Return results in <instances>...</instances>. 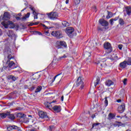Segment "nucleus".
<instances>
[{"instance_id":"5","label":"nucleus","mask_w":131,"mask_h":131,"mask_svg":"<svg viewBox=\"0 0 131 131\" xmlns=\"http://www.w3.org/2000/svg\"><path fill=\"white\" fill-rule=\"evenodd\" d=\"M62 77H63V75H62V73H60L57 75H56L53 78L52 80V82H54L55 80H56V81H58V83L61 81V80L62 79Z\"/></svg>"},{"instance_id":"11","label":"nucleus","mask_w":131,"mask_h":131,"mask_svg":"<svg viewBox=\"0 0 131 131\" xmlns=\"http://www.w3.org/2000/svg\"><path fill=\"white\" fill-rule=\"evenodd\" d=\"M53 110L55 112V113H59V112H61V106L58 105H55L53 107Z\"/></svg>"},{"instance_id":"41","label":"nucleus","mask_w":131,"mask_h":131,"mask_svg":"<svg viewBox=\"0 0 131 131\" xmlns=\"http://www.w3.org/2000/svg\"><path fill=\"white\" fill-rule=\"evenodd\" d=\"M104 104L105 106H108V100H107V97H105Z\"/></svg>"},{"instance_id":"15","label":"nucleus","mask_w":131,"mask_h":131,"mask_svg":"<svg viewBox=\"0 0 131 131\" xmlns=\"http://www.w3.org/2000/svg\"><path fill=\"white\" fill-rule=\"evenodd\" d=\"M95 63L97 65H99V64H100V66L101 67V68H106V67L107 66V64H106V63H105L104 61H100H100H97Z\"/></svg>"},{"instance_id":"44","label":"nucleus","mask_w":131,"mask_h":131,"mask_svg":"<svg viewBox=\"0 0 131 131\" xmlns=\"http://www.w3.org/2000/svg\"><path fill=\"white\" fill-rule=\"evenodd\" d=\"M99 82H100V79L97 78L96 79V82L95 83V86H97L98 84H99Z\"/></svg>"},{"instance_id":"28","label":"nucleus","mask_w":131,"mask_h":131,"mask_svg":"<svg viewBox=\"0 0 131 131\" xmlns=\"http://www.w3.org/2000/svg\"><path fill=\"white\" fill-rule=\"evenodd\" d=\"M33 77L35 78V79H37L38 80L39 77H40V74L36 73L33 75Z\"/></svg>"},{"instance_id":"58","label":"nucleus","mask_w":131,"mask_h":131,"mask_svg":"<svg viewBox=\"0 0 131 131\" xmlns=\"http://www.w3.org/2000/svg\"><path fill=\"white\" fill-rule=\"evenodd\" d=\"M117 102L118 103H121V99H118V100H117Z\"/></svg>"},{"instance_id":"57","label":"nucleus","mask_w":131,"mask_h":131,"mask_svg":"<svg viewBox=\"0 0 131 131\" xmlns=\"http://www.w3.org/2000/svg\"><path fill=\"white\" fill-rule=\"evenodd\" d=\"M63 58H66V55H64L63 56L59 57V59H63Z\"/></svg>"},{"instance_id":"60","label":"nucleus","mask_w":131,"mask_h":131,"mask_svg":"<svg viewBox=\"0 0 131 131\" xmlns=\"http://www.w3.org/2000/svg\"><path fill=\"white\" fill-rule=\"evenodd\" d=\"M38 24H39V22H36V23H34V25H38Z\"/></svg>"},{"instance_id":"36","label":"nucleus","mask_w":131,"mask_h":131,"mask_svg":"<svg viewBox=\"0 0 131 131\" xmlns=\"http://www.w3.org/2000/svg\"><path fill=\"white\" fill-rule=\"evenodd\" d=\"M23 119V122L25 123H27L29 122V118H26L25 117Z\"/></svg>"},{"instance_id":"45","label":"nucleus","mask_w":131,"mask_h":131,"mask_svg":"<svg viewBox=\"0 0 131 131\" xmlns=\"http://www.w3.org/2000/svg\"><path fill=\"white\" fill-rule=\"evenodd\" d=\"M30 9L31 10V11H32L33 12V14H34V13H36V12H35V9L34 8V7H30Z\"/></svg>"},{"instance_id":"64","label":"nucleus","mask_w":131,"mask_h":131,"mask_svg":"<svg viewBox=\"0 0 131 131\" xmlns=\"http://www.w3.org/2000/svg\"><path fill=\"white\" fill-rule=\"evenodd\" d=\"M68 3H69V0H66V3L68 4Z\"/></svg>"},{"instance_id":"55","label":"nucleus","mask_w":131,"mask_h":131,"mask_svg":"<svg viewBox=\"0 0 131 131\" xmlns=\"http://www.w3.org/2000/svg\"><path fill=\"white\" fill-rule=\"evenodd\" d=\"M42 26H43V27L45 28V29H49V28L47 26H46V25L45 24H42Z\"/></svg>"},{"instance_id":"23","label":"nucleus","mask_w":131,"mask_h":131,"mask_svg":"<svg viewBox=\"0 0 131 131\" xmlns=\"http://www.w3.org/2000/svg\"><path fill=\"white\" fill-rule=\"evenodd\" d=\"M7 35L9 37H13V36H15V34H14V32L12 30H9L7 32Z\"/></svg>"},{"instance_id":"2","label":"nucleus","mask_w":131,"mask_h":131,"mask_svg":"<svg viewBox=\"0 0 131 131\" xmlns=\"http://www.w3.org/2000/svg\"><path fill=\"white\" fill-rule=\"evenodd\" d=\"M52 35L57 38L58 39H60V38H62L63 37V34L62 33V31H53L51 33Z\"/></svg>"},{"instance_id":"37","label":"nucleus","mask_w":131,"mask_h":131,"mask_svg":"<svg viewBox=\"0 0 131 131\" xmlns=\"http://www.w3.org/2000/svg\"><path fill=\"white\" fill-rule=\"evenodd\" d=\"M108 12V15L106 16V19H110V18H111L112 17V13L111 12Z\"/></svg>"},{"instance_id":"47","label":"nucleus","mask_w":131,"mask_h":131,"mask_svg":"<svg viewBox=\"0 0 131 131\" xmlns=\"http://www.w3.org/2000/svg\"><path fill=\"white\" fill-rule=\"evenodd\" d=\"M80 0H75V5H78V4H80Z\"/></svg>"},{"instance_id":"50","label":"nucleus","mask_w":131,"mask_h":131,"mask_svg":"<svg viewBox=\"0 0 131 131\" xmlns=\"http://www.w3.org/2000/svg\"><path fill=\"white\" fill-rule=\"evenodd\" d=\"M110 23L111 25H113L114 24V21L112 20V19H111L110 20Z\"/></svg>"},{"instance_id":"8","label":"nucleus","mask_w":131,"mask_h":131,"mask_svg":"<svg viewBox=\"0 0 131 131\" xmlns=\"http://www.w3.org/2000/svg\"><path fill=\"white\" fill-rule=\"evenodd\" d=\"M99 22L100 25H102V26H104V27H106V26L109 25V23H108L107 20H105L104 19H99Z\"/></svg>"},{"instance_id":"38","label":"nucleus","mask_w":131,"mask_h":131,"mask_svg":"<svg viewBox=\"0 0 131 131\" xmlns=\"http://www.w3.org/2000/svg\"><path fill=\"white\" fill-rule=\"evenodd\" d=\"M126 61L127 65H131V57L128 58V59Z\"/></svg>"},{"instance_id":"4","label":"nucleus","mask_w":131,"mask_h":131,"mask_svg":"<svg viewBox=\"0 0 131 131\" xmlns=\"http://www.w3.org/2000/svg\"><path fill=\"white\" fill-rule=\"evenodd\" d=\"M103 47L105 50H106V53L110 54L112 52V47H111V44L109 42L104 43Z\"/></svg>"},{"instance_id":"46","label":"nucleus","mask_w":131,"mask_h":131,"mask_svg":"<svg viewBox=\"0 0 131 131\" xmlns=\"http://www.w3.org/2000/svg\"><path fill=\"white\" fill-rule=\"evenodd\" d=\"M33 15H34V19H38V17L37 16L38 14L37 13L35 12L34 13H33Z\"/></svg>"},{"instance_id":"9","label":"nucleus","mask_w":131,"mask_h":131,"mask_svg":"<svg viewBox=\"0 0 131 131\" xmlns=\"http://www.w3.org/2000/svg\"><path fill=\"white\" fill-rule=\"evenodd\" d=\"M55 103V101H53L51 102H46L45 104V107L47 108H48V109H50V110H53V106L52 105V103Z\"/></svg>"},{"instance_id":"59","label":"nucleus","mask_w":131,"mask_h":131,"mask_svg":"<svg viewBox=\"0 0 131 131\" xmlns=\"http://www.w3.org/2000/svg\"><path fill=\"white\" fill-rule=\"evenodd\" d=\"M61 100L62 102H63L64 101V96H61Z\"/></svg>"},{"instance_id":"17","label":"nucleus","mask_w":131,"mask_h":131,"mask_svg":"<svg viewBox=\"0 0 131 131\" xmlns=\"http://www.w3.org/2000/svg\"><path fill=\"white\" fill-rule=\"evenodd\" d=\"M116 116V115L115 114L110 113L108 115L107 119H108V120H112V119L115 118Z\"/></svg>"},{"instance_id":"18","label":"nucleus","mask_w":131,"mask_h":131,"mask_svg":"<svg viewBox=\"0 0 131 131\" xmlns=\"http://www.w3.org/2000/svg\"><path fill=\"white\" fill-rule=\"evenodd\" d=\"M113 84H114V82L111 80H107L105 82V85L107 86H111V85H113Z\"/></svg>"},{"instance_id":"29","label":"nucleus","mask_w":131,"mask_h":131,"mask_svg":"<svg viewBox=\"0 0 131 131\" xmlns=\"http://www.w3.org/2000/svg\"><path fill=\"white\" fill-rule=\"evenodd\" d=\"M62 24L63 27H68V26H69V23L67 21H63Z\"/></svg>"},{"instance_id":"34","label":"nucleus","mask_w":131,"mask_h":131,"mask_svg":"<svg viewBox=\"0 0 131 131\" xmlns=\"http://www.w3.org/2000/svg\"><path fill=\"white\" fill-rule=\"evenodd\" d=\"M2 25L4 26L5 28H9V24H8V21L7 22V24H6L5 22H2Z\"/></svg>"},{"instance_id":"14","label":"nucleus","mask_w":131,"mask_h":131,"mask_svg":"<svg viewBox=\"0 0 131 131\" xmlns=\"http://www.w3.org/2000/svg\"><path fill=\"white\" fill-rule=\"evenodd\" d=\"M9 63L8 64V67L9 68H11V69H14V68H16V63L14 62V61L11 60L9 61Z\"/></svg>"},{"instance_id":"27","label":"nucleus","mask_w":131,"mask_h":131,"mask_svg":"<svg viewBox=\"0 0 131 131\" xmlns=\"http://www.w3.org/2000/svg\"><path fill=\"white\" fill-rule=\"evenodd\" d=\"M7 58H8L7 62H10L11 61V60H12V59L14 58V56H13V55L10 54L8 55Z\"/></svg>"},{"instance_id":"62","label":"nucleus","mask_w":131,"mask_h":131,"mask_svg":"<svg viewBox=\"0 0 131 131\" xmlns=\"http://www.w3.org/2000/svg\"><path fill=\"white\" fill-rule=\"evenodd\" d=\"M24 88L25 89H28V86L27 85H25Z\"/></svg>"},{"instance_id":"12","label":"nucleus","mask_w":131,"mask_h":131,"mask_svg":"<svg viewBox=\"0 0 131 131\" xmlns=\"http://www.w3.org/2000/svg\"><path fill=\"white\" fill-rule=\"evenodd\" d=\"M39 116L41 118H47L48 115L47 114V113L43 112L42 111H40L38 113Z\"/></svg>"},{"instance_id":"22","label":"nucleus","mask_w":131,"mask_h":131,"mask_svg":"<svg viewBox=\"0 0 131 131\" xmlns=\"http://www.w3.org/2000/svg\"><path fill=\"white\" fill-rule=\"evenodd\" d=\"M8 25H9V28H10L11 29L13 28H15V24H14V23H13V21L11 20L8 21Z\"/></svg>"},{"instance_id":"10","label":"nucleus","mask_w":131,"mask_h":131,"mask_svg":"<svg viewBox=\"0 0 131 131\" xmlns=\"http://www.w3.org/2000/svg\"><path fill=\"white\" fill-rule=\"evenodd\" d=\"M10 14L8 13V12H5L3 17V20L5 21H8V20H10Z\"/></svg>"},{"instance_id":"7","label":"nucleus","mask_w":131,"mask_h":131,"mask_svg":"<svg viewBox=\"0 0 131 131\" xmlns=\"http://www.w3.org/2000/svg\"><path fill=\"white\" fill-rule=\"evenodd\" d=\"M125 110V104L124 103H122V104L118 107V111L119 113H123Z\"/></svg>"},{"instance_id":"63","label":"nucleus","mask_w":131,"mask_h":131,"mask_svg":"<svg viewBox=\"0 0 131 131\" xmlns=\"http://www.w3.org/2000/svg\"><path fill=\"white\" fill-rule=\"evenodd\" d=\"M3 34V32L2 31V30L0 29V36Z\"/></svg>"},{"instance_id":"25","label":"nucleus","mask_w":131,"mask_h":131,"mask_svg":"<svg viewBox=\"0 0 131 131\" xmlns=\"http://www.w3.org/2000/svg\"><path fill=\"white\" fill-rule=\"evenodd\" d=\"M126 61H124L120 63V67L122 69L125 68L126 67Z\"/></svg>"},{"instance_id":"32","label":"nucleus","mask_w":131,"mask_h":131,"mask_svg":"<svg viewBox=\"0 0 131 131\" xmlns=\"http://www.w3.org/2000/svg\"><path fill=\"white\" fill-rule=\"evenodd\" d=\"M119 23L120 25L122 26L123 25H124V20H123V19L122 18H120L119 20Z\"/></svg>"},{"instance_id":"52","label":"nucleus","mask_w":131,"mask_h":131,"mask_svg":"<svg viewBox=\"0 0 131 131\" xmlns=\"http://www.w3.org/2000/svg\"><path fill=\"white\" fill-rule=\"evenodd\" d=\"M126 81H127V79L126 78L124 79L123 83L124 85H126Z\"/></svg>"},{"instance_id":"48","label":"nucleus","mask_w":131,"mask_h":131,"mask_svg":"<svg viewBox=\"0 0 131 131\" xmlns=\"http://www.w3.org/2000/svg\"><path fill=\"white\" fill-rule=\"evenodd\" d=\"M123 47V45H118V48L119 49V50H120L121 51V50H122V48Z\"/></svg>"},{"instance_id":"13","label":"nucleus","mask_w":131,"mask_h":131,"mask_svg":"<svg viewBox=\"0 0 131 131\" xmlns=\"http://www.w3.org/2000/svg\"><path fill=\"white\" fill-rule=\"evenodd\" d=\"M12 129H16L19 131V127L16 125H9L7 127V130L11 131Z\"/></svg>"},{"instance_id":"35","label":"nucleus","mask_w":131,"mask_h":131,"mask_svg":"<svg viewBox=\"0 0 131 131\" xmlns=\"http://www.w3.org/2000/svg\"><path fill=\"white\" fill-rule=\"evenodd\" d=\"M42 89V87L41 86H38L37 88L35 91V93H38L41 91V89Z\"/></svg>"},{"instance_id":"21","label":"nucleus","mask_w":131,"mask_h":131,"mask_svg":"<svg viewBox=\"0 0 131 131\" xmlns=\"http://www.w3.org/2000/svg\"><path fill=\"white\" fill-rule=\"evenodd\" d=\"M8 118L9 119H11V120H14L15 119V116H14V114H11L10 112H8V115H7Z\"/></svg>"},{"instance_id":"19","label":"nucleus","mask_w":131,"mask_h":131,"mask_svg":"<svg viewBox=\"0 0 131 131\" xmlns=\"http://www.w3.org/2000/svg\"><path fill=\"white\" fill-rule=\"evenodd\" d=\"M17 117L20 118V119H23L24 117H26V115L22 113H19L17 114Z\"/></svg>"},{"instance_id":"53","label":"nucleus","mask_w":131,"mask_h":131,"mask_svg":"<svg viewBox=\"0 0 131 131\" xmlns=\"http://www.w3.org/2000/svg\"><path fill=\"white\" fill-rule=\"evenodd\" d=\"M16 20H17V21H19V20H21L22 21V18H20V17L17 16V17H16Z\"/></svg>"},{"instance_id":"56","label":"nucleus","mask_w":131,"mask_h":131,"mask_svg":"<svg viewBox=\"0 0 131 131\" xmlns=\"http://www.w3.org/2000/svg\"><path fill=\"white\" fill-rule=\"evenodd\" d=\"M36 33H37L39 35H41V33L40 32H38L37 31H35Z\"/></svg>"},{"instance_id":"49","label":"nucleus","mask_w":131,"mask_h":131,"mask_svg":"<svg viewBox=\"0 0 131 131\" xmlns=\"http://www.w3.org/2000/svg\"><path fill=\"white\" fill-rule=\"evenodd\" d=\"M92 9L95 13L97 12V7L94 6L92 7Z\"/></svg>"},{"instance_id":"33","label":"nucleus","mask_w":131,"mask_h":131,"mask_svg":"<svg viewBox=\"0 0 131 131\" xmlns=\"http://www.w3.org/2000/svg\"><path fill=\"white\" fill-rule=\"evenodd\" d=\"M110 59L112 60V61H116L118 60V57L115 55L114 57H110Z\"/></svg>"},{"instance_id":"3","label":"nucleus","mask_w":131,"mask_h":131,"mask_svg":"<svg viewBox=\"0 0 131 131\" xmlns=\"http://www.w3.org/2000/svg\"><path fill=\"white\" fill-rule=\"evenodd\" d=\"M77 86H80V89L82 90L84 88V85L83 83V78L81 77H79L77 80L76 82Z\"/></svg>"},{"instance_id":"42","label":"nucleus","mask_w":131,"mask_h":131,"mask_svg":"<svg viewBox=\"0 0 131 131\" xmlns=\"http://www.w3.org/2000/svg\"><path fill=\"white\" fill-rule=\"evenodd\" d=\"M49 130H50V131L55 130V127L54 126H49Z\"/></svg>"},{"instance_id":"30","label":"nucleus","mask_w":131,"mask_h":131,"mask_svg":"<svg viewBox=\"0 0 131 131\" xmlns=\"http://www.w3.org/2000/svg\"><path fill=\"white\" fill-rule=\"evenodd\" d=\"M8 79H12V80H13V81H15V80H16V77H15L13 75H9L8 76Z\"/></svg>"},{"instance_id":"31","label":"nucleus","mask_w":131,"mask_h":131,"mask_svg":"<svg viewBox=\"0 0 131 131\" xmlns=\"http://www.w3.org/2000/svg\"><path fill=\"white\" fill-rule=\"evenodd\" d=\"M32 81L33 83H34V84H36L38 83V80H37V79L33 78V77L32 78Z\"/></svg>"},{"instance_id":"16","label":"nucleus","mask_w":131,"mask_h":131,"mask_svg":"<svg viewBox=\"0 0 131 131\" xmlns=\"http://www.w3.org/2000/svg\"><path fill=\"white\" fill-rule=\"evenodd\" d=\"M56 43L57 45H60L61 47H63L64 48H67V44L64 41H57Z\"/></svg>"},{"instance_id":"54","label":"nucleus","mask_w":131,"mask_h":131,"mask_svg":"<svg viewBox=\"0 0 131 131\" xmlns=\"http://www.w3.org/2000/svg\"><path fill=\"white\" fill-rule=\"evenodd\" d=\"M34 89H35V86H32V87H31L30 89V91H33V90H34Z\"/></svg>"},{"instance_id":"24","label":"nucleus","mask_w":131,"mask_h":131,"mask_svg":"<svg viewBox=\"0 0 131 131\" xmlns=\"http://www.w3.org/2000/svg\"><path fill=\"white\" fill-rule=\"evenodd\" d=\"M9 115V112H7L6 113H1L0 114V117L2 119H4V118H6L7 116Z\"/></svg>"},{"instance_id":"40","label":"nucleus","mask_w":131,"mask_h":131,"mask_svg":"<svg viewBox=\"0 0 131 131\" xmlns=\"http://www.w3.org/2000/svg\"><path fill=\"white\" fill-rule=\"evenodd\" d=\"M116 124H117V126H121L122 125H123L121 122L116 121Z\"/></svg>"},{"instance_id":"39","label":"nucleus","mask_w":131,"mask_h":131,"mask_svg":"<svg viewBox=\"0 0 131 131\" xmlns=\"http://www.w3.org/2000/svg\"><path fill=\"white\" fill-rule=\"evenodd\" d=\"M99 124H100L99 123H95L93 124L92 128H94V127H95V128H97V126H98V125H99Z\"/></svg>"},{"instance_id":"6","label":"nucleus","mask_w":131,"mask_h":131,"mask_svg":"<svg viewBox=\"0 0 131 131\" xmlns=\"http://www.w3.org/2000/svg\"><path fill=\"white\" fill-rule=\"evenodd\" d=\"M74 32V29L72 28V27H69L67 28L66 31V33L70 36V37H71L72 36V34Z\"/></svg>"},{"instance_id":"1","label":"nucleus","mask_w":131,"mask_h":131,"mask_svg":"<svg viewBox=\"0 0 131 131\" xmlns=\"http://www.w3.org/2000/svg\"><path fill=\"white\" fill-rule=\"evenodd\" d=\"M47 15L48 16V18L51 20H56V19H58V17H59V14H58V12H51L50 13H47Z\"/></svg>"},{"instance_id":"20","label":"nucleus","mask_w":131,"mask_h":131,"mask_svg":"<svg viewBox=\"0 0 131 131\" xmlns=\"http://www.w3.org/2000/svg\"><path fill=\"white\" fill-rule=\"evenodd\" d=\"M125 11L127 13V15H128V16H130V14H131V7H129L128 6H127L125 8Z\"/></svg>"},{"instance_id":"51","label":"nucleus","mask_w":131,"mask_h":131,"mask_svg":"<svg viewBox=\"0 0 131 131\" xmlns=\"http://www.w3.org/2000/svg\"><path fill=\"white\" fill-rule=\"evenodd\" d=\"M118 19H119V17H116L115 18H112L113 21H117V20H118Z\"/></svg>"},{"instance_id":"26","label":"nucleus","mask_w":131,"mask_h":131,"mask_svg":"<svg viewBox=\"0 0 131 131\" xmlns=\"http://www.w3.org/2000/svg\"><path fill=\"white\" fill-rule=\"evenodd\" d=\"M30 16V13L28 12L25 16L21 17V21H26L27 18H29Z\"/></svg>"},{"instance_id":"61","label":"nucleus","mask_w":131,"mask_h":131,"mask_svg":"<svg viewBox=\"0 0 131 131\" xmlns=\"http://www.w3.org/2000/svg\"><path fill=\"white\" fill-rule=\"evenodd\" d=\"M92 118H93V119H94V118H95V117H96V115H92Z\"/></svg>"},{"instance_id":"43","label":"nucleus","mask_w":131,"mask_h":131,"mask_svg":"<svg viewBox=\"0 0 131 131\" xmlns=\"http://www.w3.org/2000/svg\"><path fill=\"white\" fill-rule=\"evenodd\" d=\"M84 55H85L86 57H91V53L90 52H84Z\"/></svg>"}]
</instances>
